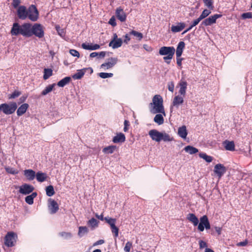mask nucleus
<instances>
[{
    "label": "nucleus",
    "instance_id": "393cba45",
    "mask_svg": "<svg viewBox=\"0 0 252 252\" xmlns=\"http://www.w3.org/2000/svg\"><path fill=\"white\" fill-rule=\"evenodd\" d=\"M223 145L226 150L232 151L235 149V145L233 141L225 140L223 142Z\"/></svg>",
    "mask_w": 252,
    "mask_h": 252
},
{
    "label": "nucleus",
    "instance_id": "7c9ffc66",
    "mask_svg": "<svg viewBox=\"0 0 252 252\" xmlns=\"http://www.w3.org/2000/svg\"><path fill=\"white\" fill-rule=\"evenodd\" d=\"M37 196V193L32 192L31 195H28L25 198V201L29 205H32L33 203V199Z\"/></svg>",
    "mask_w": 252,
    "mask_h": 252
},
{
    "label": "nucleus",
    "instance_id": "69168bd1",
    "mask_svg": "<svg viewBox=\"0 0 252 252\" xmlns=\"http://www.w3.org/2000/svg\"><path fill=\"white\" fill-rule=\"evenodd\" d=\"M104 243V241L102 239H101V240H99L98 241H97L96 242H95L93 246H97V245H101V244H103V243Z\"/></svg>",
    "mask_w": 252,
    "mask_h": 252
},
{
    "label": "nucleus",
    "instance_id": "5701e85b",
    "mask_svg": "<svg viewBox=\"0 0 252 252\" xmlns=\"http://www.w3.org/2000/svg\"><path fill=\"white\" fill-rule=\"evenodd\" d=\"M29 105L28 103H24L21 105L17 109V114L18 116H21L26 113L29 108Z\"/></svg>",
    "mask_w": 252,
    "mask_h": 252
},
{
    "label": "nucleus",
    "instance_id": "58836bf2",
    "mask_svg": "<svg viewBox=\"0 0 252 252\" xmlns=\"http://www.w3.org/2000/svg\"><path fill=\"white\" fill-rule=\"evenodd\" d=\"M46 193L48 196H52L55 194L54 188L52 186L50 185L46 188Z\"/></svg>",
    "mask_w": 252,
    "mask_h": 252
},
{
    "label": "nucleus",
    "instance_id": "a18cd8bd",
    "mask_svg": "<svg viewBox=\"0 0 252 252\" xmlns=\"http://www.w3.org/2000/svg\"><path fill=\"white\" fill-rule=\"evenodd\" d=\"M200 222L198 223V229L200 231H203L204 230V216L200 218Z\"/></svg>",
    "mask_w": 252,
    "mask_h": 252
},
{
    "label": "nucleus",
    "instance_id": "680f3d73",
    "mask_svg": "<svg viewBox=\"0 0 252 252\" xmlns=\"http://www.w3.org/2000/svg\"><path fill=\"white\" fill-rule=\"evenodd\" d=\"M177 59V64L178 66L180 67H182V62L183 60V59L181 58V56L176 57Z\"/></svg>",
    "mask_w": 252,
    "mask_h": 252
},
{
    "label": "nucleus",
    "instance_id": "2f4dec72",
    "mask_svg": "<svg viewBox=\"0 0 252 252\" xmlns=\"http://www.w3.org/2000/svg\"><path fill=\"white\" fill-rule=\"evenodd\" d=\"M71 81V78L70 77H65L57 83V85L60 87H63L66 84H68Z\"/></svg>",
    "mask_w": 252,
    "mask_h": 252
},
{
    "label": "nucleus",
    "instance_id": "f257e3e1",
    "mask_svg": "<svg viewBox=\"0 0 252 252\" xmlns=\"http://www.w3.org/2000/svg\"><path fill=\"white\" fill-rule=\"evenodd\" d=\"M149 135L153 141L158 143L161 141L168 142L174 140L173 136L168 133L165 131H159L155 129L150 130L149 132Z\"/></svg>",
    "mask_w": 252,
    "mask_h": 252
},
{
    "label": "nucleus",
    "instance_id": "0e129e2a",
    "mask_svg": "<svg viewBox=\"0 0 252 252\" xmlns=\"http://www.w3.org/2000/svg\"><path fill=\"white\" fill-rule=\"evenodd\" d=\"M130 34H126L125 35V39L124 40V42L126 43V44H127L128 41H130V38L129 37V35Z\"/></svg>",
    "mask_w": 252,
    "mask_h": 252
},
{
    "label": "nucleus",
    "instance_id": "f03ea898",
    "mask_svg": "<svg viewBox=\"0 0 252 252\" xmlns=\"http://www.w3.org/2000/svg\"><path fill=\"white\" fill-rule=\"evenodd\" d=\"M30 23H26L20 25L18 23H14L13 24L10 33L12 35L17 36L19 34L22 35L25 37H28L30 34L29 29Z\"/></svg>",
    "mask_w": 252,
    "mask_h": 252
},
{
    "label": "nucleus",
    "instance_id": "5fc2aeb1",
    "mask_svg": "<svg viewBox=\"0 0 252 252\" xmlns=\"http://www.w3.org/2000/svg\"><path fill=\"white\" fill-rule=\"evenodd\" d=\"M21 94V93L19 91H14L9 97V98H15L18 96H19Z\"/></svg>",
    "mask_w": 252,
    "mask_h": 252
},
{
    "label": "nucleus",
    "instance_id": "c756f323",
    "mask_svg": "<svg viewBox=\"0 0 252 252\" xmlns=\"http://www.w3.org/2000/svg\"><path fill=\"white\" fill-rule=\"evenodd\" d=\"M184 150L186 152L190 155L196 154L198 152V150L197 148L189 145L185 147Z\"/></svg>",
    "mask_w": 252,
    "mask_h": 252
},
{
    "label": "nucleus",
    "instance_id": "4d7b16f0",
    "mask_svg": "<svg viewBox=\"0 0 252 252\" xmlns=\"http://www.w3.org/2000/svg\"><path fill=\"white\" fill-rule=\"evenodd\" d=\"M109 24L111 25L113 27H115L117 25V23L116 22L115 18L114 16H112L109 20L108 22Z\"/></svg>",
    "mask_w": 252,
    "mask_h": 252
},
{
    "label": "nucleus",
    "instance_id": "864d4df0",
    "mask_svg": "<svg viewBox=\"0 0 252 252\" xmlns=\"http://www.w3.org/2000/svg\"><path fill=\"white\" fill-rule=\"evenodd\" d=\"M69 53L72 56L74 57H76L77 58H79L80 57V54L79 52L75 49H70L69 50Z\"/></svg>",
    "mask_w": 252,
    "mask_h": 252
},
{
    "label": "nucleus",
    "instance_id": "4468645a",
    "mask_svg": "<svg viewBox=\"0 0 252 252\" xmlns=\"http://www.w3.org/2000/svg\"><path fill=\"white\" fill-rule=\"evenodd\" d=\"M87 70H89L91 73L93 72V69L91 67L84 68L82 69L77 70V72L72 75V78L74 79H81Z\"/></svg>",
    "mask_w": 252,
    "mask_h": 252
},
{
    "label": "nucleus",
    "instance_id": "052dcab7",
    "mask_svg": "<svg viewBox=\"0 0 252 252\" xmlns=\"http://www.w3.org/2000/svg\"><path fill=\"white\" fill-rule=\"evenodd\" d=\"M6 170L8 173L13 175L16 174L18 173L17 171H16L14 169L12 168H6Z\"/></svg>",
    "mask_w": 252,
    "mask_h": 252
},
{
    "label": "nucleus",
    "instance_id": "4c0bfd02",
    "mask_svg": "<svg viewBox=\"0 0 252 252\" xmlns=\"http://www.w3.org/2000/svg\"><path fill=\"white\" fill-rule=\"evenodd\" d=\"M129 34L134 35L137 38V40L139 41H140L143 38V37L142 33L134 30H132L130 32H129Z\"/></svg>",
    "mask_w": 252,
    "mask_h": 252
},
{
    "label": "nucleus",
    "instance_id": "b1692460",
    "mask_svg": "<svg viewBox=\"0 0 252 252\" xmlns=\"http://www.w3.org/2000/svg\"><path fill=\"white\" fill-rule=\"evenodd\" d=\"M123 43V40L121 38H119L117 40H116L115 41L111 40L109 44V46L110 47H112L113 49H116L119 47H120Z\"/></svg>",
    "mask_w": 252,
    "mask_h": 252
},
{
    "label": "nucleus",
    "instance_id": "aec40b11",
    "mask_svg": "<svg viewBox=\"0 0 252 252\" xmlns=\"http://www.w3.org/2000/svg\"><path fill=\"white\" fill-rule=\"evenodd\" d=\"M126 140V137L123 133H117L113 138V142L114 143H123Z\"/></svg>",
    "mask_w": 252,
    "mask_h": 252
},
{
    "label": "nucleus",
    "instance_id": "bf43d9fd",
    "mask_svg": "<svg viewBox=\"0 0 252 252\" xmlns=\"http://www.w3.org/2000/svg\"><path fill=\"white\" fill-rule=\"evenodd\" d=\"M199 245L200 249L207 248V243L203 241V240H200L199 241Z\"/></svg>",
    "mask_w": 252,
    "mask_h": 252
},
{
    "label": "nucleus",
    "instance_id": "1a4fd4ad",
    "mask_svg": "<svg viewBox=\"0 0 252 252\" xmlns=\"http://www.w3.org/2000/svg\"><path fill=\"white\" fill-rule=\"evenodd\" d=\"M222 16L221 14H215L205 19L201 23V26H209L216 23L217 19Z\"/></svg>",
    "mask_w": 252,
    "mask_h": 252
},
{
    "label": "nucleus",
    "instance_id": "79ce46f5",
    "mask_svg": "<svg viewBox=\"0 0 252 252\" xmlns=\"http://www.w3.org/2000/svg\"><path fill=\"white\" fill-rule=\"evenodd\" d=\"M88 224L90 225L92 228H94L97 227L98 221L93 218L88 221Z\"/></svg>",
    "mask_w": 252,
    "mask_h": 252
},
{
    "label": "nucleus",
    "instance_id": "39448f33",
    "mask_svg": "<svg viewBox=\"0 0 252 252\" xmlns=\"http://www.w3.org/2000/svg\"><path fill=\"white\" fill-rule=\"evenodd\" d=\"M30 34H29L28 37L34 35L35 36L41 38L44 35V32L43 26L40 24L35 23L33 26L30 24V27L29 29Z\"/></svg>",
    "mask_w": 252,
    "mask_h": 252
},
{
    "label": "nucleus",
    "instance_id": "c85d7f7f",
    "mask_svg": "<svg viewBox=\"0 0 252 252\" xmlns=\"http://www.w3.org/2000/svg\"><path fill=\"white\" fill-rule=\"evenodd\" d=\"M188 132L186 127H179L178 135L182 138L185 139L187 137Z\"/></svg>",
    "mask_w": 252,
    "mask_h": 252
},
{
    "label": "nucleus",
    "instance_id": "cd10ccee",
    "mask_svg": "<svg viewBox=\"0 0 252 252\" xmlns=\"http://www.w3.org/2000/svg\"><path fill=\"white\" fill-rule=\"evenodd\" d=\"M188 220L192 222L194 226L198 225L199 220L198 218L194 214L189 213L187 217Z\"/></svg>",
    "mask_w": 252,
    "mask_h": 252
},
{
    "label": "nucleus",
    "instance_id": "13d9d810",
    "mask_svg": "<svg viewBox=\"0 0 252 252\" xmlns=\"http://www.w3.org/2000/svg\"><path fill=\"white\" fill-rule=\"evenodd\" d=\"M168 89L169 91L173 92L174 89V84L173 82H169L168 84Z\"/></svg>",
    "mask_w": 252,
    "mask_h": 252
},
{
    "label": "nucleus",
    "instance_id": "e2e57ef3",
    "mask_svg": "<svg viewBox=\"0 0 252 252\" xmlns=\"http://www.w3.org/2000/svg\"><path fill=\"white\" fill-rule=\"evenodd\" d=\"M201 21V20L198 17V18L196 19L195 20H193L191 25L193 27L196 26L198 24V23Z\"/></svg>",
    "mask_w": 252,
    "mask_h": 252
},
{
    "label": "nucleus",
    "instance_id": "72a5a7b5",
    "mask_svg": "<svg viewBox=\"0 0 252 252\" xmlns=\"http://www.w3.org/2000/svg\"><path fill=\"white\" fill-rule=\"evenodd\" d=\"M56 86V84L54 83L51 85H49L48 86H47L41 92V95H45L50 92H51L54 87Z\"/></svg>",
    "mask_w": 252,
    "mask_h": 252
},
{
    "label": "nucleus",
    "instance_id": "412c9836",
    "mask_svg": "<svg viewBox=\"0 0 252 252\" xmlns=\"http://www.w3.org/2000/svg\"><path fill=\"white\" fill-rule=\"evenodd\" d=\"M185 48V43L184 41H180L179 42L176 50V57L181 56L183 50Z\"/></svg>",
    "mask_w": 252,
    "mask_h": 252
},
{
    "label": "nucleus",
    "instance_id": "bb28decb",
    "mask_svg": "<svg viewBox=\"0 0 252 252\" xmlns=\"http://www.w3.org/2000/svg\"><path fill=\"white\" fill-rule=\"evenodd\" d=\"M179 85L180 90L179 92L181 95L184 96L186 93L187 83L186 81H182L179 83Z\"/></svg>",
    "mask_w": 252,
    "mask_h": 252
},
{
    "label": "nucleus",
    "instance_id": "9b49d317",
    "mask_svg": "<svg viewBox=\"0 0 252 252\" xmlns=\"http://www.w3.org/2000/svg\"><path fill=\"white\" fill-rule=\"evenodd\" d=\"M226 171L225 167L222 164L219 163L214 166V172L219 178L224 175Z\"/></svg>",
    "mask_w": 252,
    "mask_h": 252
},
{
    "label": "nucleus",
    "instance_id": "473e14b6",
    "mask_svg": "<svg viewBox=\"0 0 252 252\" xmlns=\"http://www.w3.org/2000/svg\"><path fill=\"white\" fill-rule=\"evenodd\" d=\"M78 228V235L80 238L87 234L89 232L88 228L86 226H79Z\"/></svg>",
    "mask_w": 252,
    "mask_h": 252
},
{
    "label": "nucleus",
    "instance_id": "3c124183",
    "mask_svg": "<svg viewBox=\"0 0 252 252\" xmlns=\"http://www.w3.org/2000/svg\"><path fill=\"white\" fill-rule=\"evenodd\" d=\"M241 17L244 19L252 18V13L250 12L244 13L242 14Z\"/></svg>",
    "mask_w": 252,
    "mask_h": 252
},
{
    "label": "nucleus",
    "instance_id": "6e6552de",
    "mask_svg": "<svg viewBox=\"0 0 252 252\" xmlns=\"http://www.w3.org/2000/svg\"><path fill=\"white\" fill-rule=\"evenodd\" d=\"M17 237V235L14 232H8L5 237V245L8 247H13L16 242Z\"/></svg>",
    "mask_w": 252,
    "mask_h": 252
},
{
    "label": "nucleus",
    "instance_id": "603ef678",
    "mask_svg": "<svg viewBox=\"0 0 252 252\" xmlns=\"http://www.w3.org/2000/svg\"><path fill=\"white\" fill-rule=\"evenodd\" d=\"M204 226L206 229H209L210 228V222L208 220V219L206 216H204Z\"/></svg>",
    "mask_w": 252,
    "mask_h": 252
},
{
    "label": "nucleus",
    "instance_id": "7ed1b4c3",
    "mask_svg": "<svg viewBox=\"0 0 252 252\" xmlns=\"http://www.w3.org/2000/svg\"><path fill=\"white\" fill-rule=\"evenodd\" d=\"M152 101V103H150V105L153 107L151 111L155 114L161 113L165 116L162 97L159 94H156L153 97Z\"/></svg>",
    "mask_w": 252,
    "mask_h": 252
},
{
    "label": "nucleus",
    "instance_id": "423d86ee",
    "mask_svg": "<svg viewBox=\"0 0 252 252\" xmlns=\"http://www.w3.org/2000/svg\"><path fill=\"white\" fill-rule=\"evenodd\" d=\"M17 108L16 102H11L9 104L2 103L0 105V111H2L6 115L13 114Z\"/></svg>",
    "mask_w": 252,
    "mask_h": 252
},
{
    "label": "nucleus",
    "instance_id": "f8f14e48",
    "mask_svg": "<svg viewBox=\"0 0 252 252\" xmlns=\"http://www.w3.org/2000/svg\"><path fill=\"white\" fill-rule=\"evenodd\" d=\"M34 190V187L30 185L24 184L19 188V192L21 194L27 195L32 192Z\"/></svg>",
    "mask_w": 252,
    "mask_h": 252
},
{
    "label": "nucleus",
    "instance_id": "20e7f679",
    "mask_svg": "<svg viewBox=\"0 0 252 252\" xmlns=\"http://www.w3.org/2000/svg\"><path fill=\"white\" fill-rule=\"evenodd\" d=\"M175 52V49L173 46H163L159 50V54L164 56L163 60L167 64H170Z\"/></svg>",
    "mask_w": 252,
    "mask_h": 252
},
{
    "label": "nucleus",
    "instance_id": "ea45409f",
    "mask_svg": "<svg viewBox=\"0 0 252 252\" xmlns=\"http://www.w3.org/2000/svg\"><path fill=\"white\" fill-rule=\"evenodd\" d=\"M116 148V146H109L103 148V152L107 154H112L114 152Z\"/></svg>",
    "mask_w": 252,
    "mask_h": 252
},
{
    "label": "nucleus",
    "instance_id": "4be33fe9",
    "mask_svg": "<svg viewBox=\"0 0 252 252\" xmlns=\"http://www.w3.org/2000/svg\"><path fill=\"white\" fill-rule=\"evenodd\" d=\"M81 46L84 49L89 50H94L100 48L99 45L97 44L93 45L87 44L86 43H83L82 44Z\"/></svg>",
    "mask_w": 252,
    "mask_h": 252
},
{
    "label": "nucleus",
    "instance_id": "f3484780",
    "mask_svg": "<svg viewBox=\"0 0 252 252\" xmlns=\"http://www.w3.org/2000/svg\"><path fill=\"white\" fill-rule=\"evenodd\" d=\"M186 27V24L184 22L178 23L177 25H172L171 31L173 32H178L182 31Z\"/></svg>",
    "mask_w": 252,
    "mask_h": 252
},
{
    "label": "nucleus",
    "instance_id": "a878e982",
    "mask_svg": "<svg viewBox=\"0 0 252 252\" xmlns=\"http://www.w3.org/2000/svg\"><path fill=\"white\" fill-rule=\"evenodd\" d=\"M35 175L36 179L37 181L39 182H44L47 178L46 173L41 172L40 171L37 172Z\"/></svg>",
    "mask_w": 252,
    "mask_h": 252
},
{
    "label": "nucleus",
    "instance_id": "2eb2a0df",
    "mask_svg": "<svg viewBox=\"0 0 252 252\" xmlns=\"http://www.w3.org/2000/svg\"><path fill=\"white\" fill-rule=\"evenodd\" d=\"M118 62L117 58H111L108 60V61L101 65V68L104 69H109L115 65Z\"/></svg>",
    "mask_w": 252,
    "mask_h": 252
},
{
    "label": "nucleus",
    "instance_id": "49530a36",
    "mask_svg": "<svg viewBox=\"0 0 252 252\" xmlns=\"http://www.w3.org/2000/svg\"><path fill=\"white\" fill-rule=\"evenodd\" d=\"M203 1L205 5L206 6H207L209 9H213L214 6L213 0H203Z\"/></svg>",
    "mask_w": 252,
    "mask_h": 252
},
{
    "label": "nucleus",
    "instance_id": "a211bd4d",
    "mask_svg": "<svg viewBox=\"0 0 252 252\" xmlns=\"http://www.w3.org/2000/svg\"><path fill=\"white\" fill-rule=\"evenodd\" d=\"M184 102V97L181 95L175 96L173 100L172 105L176 108H178L180 105H181Z\"/></svg>",
    "mask_w": 252,
    "mask_h": 252
},
{
    "label": "nucleus",
    "instance_id": "f704fd0d",
    "mask_svg": "<svg viewBox=\"0 0 252 252\" xmlns=\"http://www.w3.org/2000/svg\"><path fill=\"white\" fill-rule=\"evenodd\" d=\"M199 156L200 158H203L208 163L212 162L213 159V158L212 157L207 155L205 153H200Z\"/></svg>",
    "mask_w": 252,
    "mask_h": 252
},
{
    "label": "nucleus",
    "instance_id": "c03bdc74",
    "mask_svg": "<svg viewBox=\"0 0 252 252\" xmlns=\"http://www.w3.org/2000/svg\"><path fill=\"white\" fill-rule=\"evenodd\" d=\"M59 235L63 238L64 239H69L72 238V234L70 232H61Z\"/></svg>",
    "mask_w": 252,
    "mask_h": 252
},
{
    "label": "nucleus",
    "instance_id": "c9c22d12",
    "mask_svg": "<svg viewBox=\"0 0 252 252\" xmlns=\"http://www.w3.org/2000/svg\"><path fill=\"white\" fill-rule=\"evenodd\" d=\"M53 75V70L51 68H45L44 69L43 79L44 80L48 79Z\"/></svg>",
    "mask_w": 252,
    "mask_h": 252
},
{
    "label": "nucleus",
    "instance_id": "6e6d98bb",
    "mask_svg": "<svg viewBox=\"0 0 252 252\" xmlns=\"http://www.w3.org/2000/svg\"><path fill=\"white\" fill-rule=\"evenodd\" d=\"M21 2V0H13L12 2V5L14 8H16L19 6Z\"/></svg>",
    "mask_w": 252,
    "mask_h": 252
},
{
    "label": "nucleus",
    "instance_id": "37998d69",
    "mask_svg": "<svg viewBox=\"0 0 252 252\" xmlns=\"http://www.w3.org/2000/svg\"><path fill=\"white\" fill-rule=\"evenodd\" d=\"M211 11L210 10L205 9H204L201 15L199 16V18L202 20L204 19H205L208 15L211 13Z\"/></svg>",
    "mask_w": 252,
    "mask_h": 252
},
{
    "label": "nucleus",
    "instance_id": "0eeeda50",
    "mask_svg": "<svg viewBox=\"0 0 252 252\" xmlns=\"http://www.w3.org/2000/svg\"><path fill=\"white\" fill-rule=\"evenodd\" d=\"M28 18L32 21H36L38 18L39 12L36 6L32 4L28 8Z\"/></svg>",
    "mask_w": 252,
    "mask_h": 252
},
{
    "label": "nucleus",
    "instance_id": "de8ad7c7",
    "mask_svg": "<svg viewBox=\"0 0 252 252\" xmlns=\"http://www.w3.org/2000/svg\"><path fill=\"white\" fill-rule=\"evenodd\" d=\"M113 75V74L111 73L100 72L99 73V76L103 79L111 77Z\"/></svg>",
    "mask_w": 252,
    "mask_h": 252
},
{
    "label": "nucleus",
    "instance_id": "6ab92c4d",
    "mask_svg": "<svg viewBox=\"0 0 252 252\" xmlns=\"http://www.w3.org/2000/svg\"><path fill=\"white\" fill-rule=\"evenodd\" d=\"M35 172L32 169H26L24 171V175L29 181L33 180L35 177Z\"/></svg>",
    "mask_w": 252,
    "mask_h": 252
},
{
    "label": "nucleus",
    "instance_id": "774afa93",
    "mask_svg": "<svg viewBox=\"0 0 252 252\" xmlns=\"http://www.w3.org/2000/svg\"><path fill=\"white\" fill-rule=\"evenodd\" d=\"M98 56V53L97 52H93L90 54V57L91 58H94Z\"/></svg>",
    "mask_w": 252,
    "mask_h": 252
},
{
    "label": "nucleus",
    "instance_id": "ddd939ff",
    "mask_svg": "<svg viewBox=\"0 0 252 252\" xmlns=\"http://www.w3.org/2000/svg\"><path fill=\"white\" fill-rule=\"evenodd\" d=\"M116 16L121 22H125L126 19V15L124 11L123 8L120 6L116 10Z\"/></svg>",
    "mask_w": 252,
    "mask_h": 252
},
{
    "label": "nucleus",
    "instance_id": "e433bc0d",
    "mask_svg": "<svg viewBox=\"0 0 252 252\" xmlns=\"http://www.w3.org/2000/svg\"><path fill=\"white\" fill-rule=\"evenodd\" d=\"M154 121L158 125H162L164 121L163 117L161 114H157L154 118Z\"/></svg>",
    "mask_w": 252,
    "mask_h": 252
},
{
    "label": "nucleus",
    "instance_id": "9d476101",
    "mask_svg": "<svg viewBox=\"0 0 252 252\" xmlns=\"http://www.w3.org/2000/svg\"><path fill=\"white\" fill-rule=\"evenodd\" d=\"M17 16L20 19L25 20L28 16V9L24 5L19 6L17 9Z\"/></svg>",
    "mask_w": 252,
    "mask_h": 252
},
{
    "label": "nucleus",
    "instance_id": "dca6fc26",
    "mask_svg": "<svg viewBox=\"0 0 252 252\" xmlns=\"http://www.w3.org/2000/svg\"><path fill=\"white\" fill-rule=\"evenodd\" d=\"M49 202V209L50 211L51 214L56 213L59 210V206L56 201L50 198L48 200Z\"/></svg>",
    "mask_w": 252,
    "mask_h": 252
},
{
    "label": "nucleus",
    "instance_id": "a19ab883",
    "mask_svg": "<svg viewBox=\"0 0 252 252\" xmlns=\"http://www.w3.org/2000/svg\"><path fill=\"white\" fill-rule=\"evenodd\" d=\"M104 220L109 224L110 228L115 225L116 222V220L115 219L107 217L104 218Z\"/></svg>",
    "mask_w": 252,
    "mask_h": 252
},
{
    "label": "nucleus",
    "instance_id": "338daca9",
    "mask_svg": "<svg viewBox=\"0 0 252 252\" xmlns=\"http://www.w3.org/2000/svg\"><path fill=\"white\" fill-rule=\"evenodd\" d=\"M247 244V241H245L241 242L238 243L237 245L238 246H245Z\"/></svg>",
    "mask_w": 252,
    "mask_h": 252
},
{
    "label": "nucleus",
    "instance_id": "09e8293b",
    "mask_svg": "<svg viewBox=\"0 0 252 252\" xmlns=\"http://www.w3.org/2000/svg\"><path fill=\"white\" fill-rule=\"evenodd\" d=\"M112 233L114 234V236L116 238L119 235V228L116 226V225L111 227Z\"/></svg>",
    "mask_w": 252,
    "mask_h": 252
},
{
    "label": "nucleus",
    "instance_id": "8fccbe9b",
    "mask_svg": "<svg viewBox=\"0 0 252 252\" xmlns=\"http://www.w3.org/2000/svg\"><path fill=\"white\" fill-rule=\"evenodd\" d=\"M132 246V244L131 242L128 241L124 248L125 252H130V249Z\"/></svg>",
    "mask_w": 252,
    "mask_h": 252
}]
</instances>
